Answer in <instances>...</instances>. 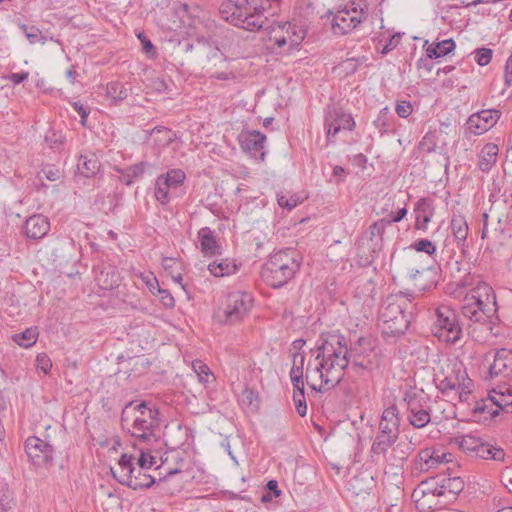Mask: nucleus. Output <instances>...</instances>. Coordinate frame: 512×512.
<instances>
[{
  "label": "nucleus",
  "instance_id": "obj_1",
  "mask_svg": "<svg viewBox=\"0 0 512 512\" xmlns=\"http://www.w3.org/2000/svg\"><path fill=\"white\" fill-rule=\"evenodd\" d=\"M317 346L316 360H321L314 368V373L319 374L321 385L317 387L309 382L310 365L306 368V380L309 387L317 392H325L334 388L344 377V370L349 367V360L362 358L368 354L367 351L348 341L340 334L321 335Z\"/></svg>",
  "mask_w": 512,
  "mask_h": 512
},
{
  "label": "nucleus",
  "instance_id": "obj_2",
  "mask_svg": "<svg viewBox=\"0 0 512 512\" xmlns=\"http://www.w3.org/2000/svg\"><path fill=\"white\" fill-rule=\"evenodd\" d=\"M299 269V253L292 248H286L270 255L262 266L261 277L270 287L281 288L295 276Z\"/></svg>",
  "mask_w": 512,
  "mask_h": 512
},
{
  "label": "nucleus",
  "instance_id": "obj_3",
  "mask_svg": "<svg viewBox=\"0 0 512 512\" xmlns=\"http://www.w3.org/2000/svg\"><path fill=\"white\" fill-rule=\"evenodd\" d=\"M406 303H399L396 298H388L381 306L379 317L382 321L384 338H398L405 334L410 325V314L406 313Z\"/></svg>",
  "mask_w": 512,
  "mask_h": 512
},
{
  "label": "nucleus",
  "instance_id": "obj_4",
  "mask_svg": "<svg viewBox=\"0 0 512 512\" xmlns=\"http://www.w3.org/2000/svg\"><path fill=\"white\" fill-rule=\"evenodd\" d=\"M431 331L441 342L449 344L458 342L462 337V327L456 310L447 305L437 307Z\"/></svg>",
  "mask_w": 512,
  "mask_h": 512
},
{
  "label": "nucleus",
  "instance_id": "obj_5",
  "mask_svg": "<svg viewBox=\"0 0 512 512\" xmlns=\"http://www.w3.org/2000/svg\"><path fill=\"white\" fill-rule=\"evenodd\" d=\"M220 13L222 18L232 25L248 30H261L267 23V15H253L243 8L236 1H228L221 6Z\"/></svg>",
  "mask_w": 512,
  "mask_h": 512
},
{
  "label": "nucleus",
  "instance_id": "obj_6",
  "mask_svg": "<svg viewBox=\"0 0 512 512\" xmlns=\"http://www.w3.org/2000/svg\"><path fill=\"white\" fill-rule=\"evenodd\" d=\"M261 30H266L269 41L276 44L279 48L289 45L290 49L298 47L306 36V31L296 24L290 22H273L267 23Z\"/></svg>",
  "mask_w": 512,
  "mask_h": 512
},
{
  "label": "nucleus",
  "instance_id": "obj_7",
  "mask_svg": "<svg viewBox=\"0 0 512 512\" xmlns=\"http://www.w3.org/2000/svg\"><path fill=\"white\" fill-rule=\"evenodd\" d=\"M331 20V28L336 35H346L357 28L366 18L367 12L355 2L347 3L342 9L335 13Z\"/></svg>",
  "mask_w": 512,
  "mask_h": 512
},
{
  "label": "nucleus",
  "instance_id": "obj_8",
  "mask_svg": "<svg viewBox=\"0 0 512 512\" xmlns=\"http://www.w3.org/2000/svg\"><path fill=\"white\" fill-rule=\"evenodd\" d=\"M133 459V455L123 453L118 460V465L121 468L122 474L118 477L112 470L113 477L121 485H125L133 490L151 488L156 483V479L149 474H143L145 482L140 481V472L138 474H134L135 468L133 466Z\"/></svg>",
  "mask_w": 512,
  "mask_h": 512
},
{
  "label": "nucleus",
  "instance_id": "obj_9",
  "mask_svg": "<svg viewBox=\"0 0 512 512\" xmlns=\"http://www.w3.org/2000/svg\"><path fill=\"white\" fill-rule=\"evenodd\" d=\"M159 426L160 420L134 418L125 429L135 439L133 443L158 445L160 443Z\"/></svg>",
  "mask_w": 512,
  "mask_h": 512
},
{
  "label": "nucleus",
  "instance_id": "obj_10",
  "mask_svg": "<svg viewBox=\"0 0 512 512\" xmlns=\"http://www.w3.org/2000/svg\"><path fill=\"white\" fill-rule=\"evenodd\" d=\"M483 365L487 367L489 378L512 375V351L502 348L485 354Z\"/></svg>",
  "mask_w": 512,
  "mask_h": 512
},
{
  "label": "nucleus",
  "instance_id": "obj_11",
  "mask_svg": "<svg viewBox=\"0 0 512 512\" xmlns=\"http://www.w3.org/2000/svg\"><path fill=\"white\" fill-rule=\"evenodd\" d=\"M130 418L160 420V412L156 405L147 401H130L128 402L121 412L120 422L123 429L129 425Z\"/></svg>",
  "mask_w": 512,
  "mask_h": 512
},
{
  "label": "nucleus",
  "instance_id": "obj_12",
  "mask_svg": "<svg viewBox=\"0 0 512 512\" xmlns=\"http://www.w3.org/2000/svg\"><path fill=\"white\" fill-rule=\"evenodd\" d=\"M488 401L503 412L512 413V387L503 386L499 387V390L492 389L489 392ZM474 412L488 413L491 416H495L498 414V409L493 411L488 410L487 400H482L481 402H477L474 407Z\"/></svg>",
  "mask_w": 512,
  "mask_h": 512
},
{
  "label": "nucleus",
  "instance_id": "obj_13",
  "mask_svg": "<svg viewBox=\"0 0 512 512\" xmlns=\"http://www.w3.org/2000/svg\"><path fill=\"white\" fill-rule=\"evenodd\" d=\"M253 298L250 293L235 291L228 294L225 309L226 322L235 323L241 320L251 309Z\"/></svg>",
  "mask_w": 512,
  "mask_h": 512
},
{
  "label": "nucleus",
  "instance_id": "obj_14",
  "mask_svg": "<svg viewBox=\"0 0 512 512\" xmlns=\"http://www.w3.org/2000/svg\"><path fill=\"white\" fill-rule=\"evenodd\" d=\"M24 447L28 458L34 465L41 467L53 462V446L39 437H28Z\"/></svg>",
  "mask_w": 512,
  "mask_h": 512
},
{
  "label": "nucleus",
  "instance_id": "obj_15",
  "mask_svg": "<svg viewBox=\"0 0 512 512\" xmlns=\"http://www.w3.org/2000/svg\"><path fill=\"white\" fill-rule=\"evenodd\" d=\"M238 141L242 150L255 159L264 160L266 136L259 130H241Z\"/></svg>",
  "mask_w": 512,
  "mask_h": 512
},
{
  "label": "nucleus",
  "instance_id": "obj_16",
  "mask_svg": "<svg viewBox=\"0 0 512 512\" xmlns=\"http://www.w3.org/2000/svg\"><path fill=\"white\" fill-rule=\"evenodd\" d=\"M450 228L452 237L447 236L443 243L442 253H448L450 246L455 242L457 247L465 253L466 241L468 236V225L462 215H454L451 219Z\"/></svg>",
  "mask_w": 512,
  "mask_h": 512
},
{
  "label": "nucleus",
  "instance_id": "obj_17",
  "mask_svg": "<svg viewBox=\"0 0 512 512\" xmlns=\"http://www.w3.org/2000/svg\"><path fill=\"white\" fill-rule=\"evenodd\" d=\"M451 457L450 453H445L441 449L427 447L418 452L416 465L421 472H428L441 464L448 463Z\"/></svg>",
  "mask_w": 512,
  "mask_h": 512
},
{
  "label": "nucleus",
  "instance_id": "obj_18",
  "mask_svg": "<svg viewBox=\"0 0 512 512\" xmlns=\"http://www.w3.org/2000/svg\"><path fill=\"white\" fill-rule=\"evenodd\" d=\"M447 256L445 268L448 270L451 278L458 286L470 285V265L464 260L454 259V249L451 248L448 253H443Z\"/></svg>",
  "mask_w": 512,
  "mask_h": 512
},
{
  "label": "nucleus",
  "instance_id": "obj_19",
  "mask_svg": "<svg viewBox=\"0 0 512 512\" xmlns=\"http://www.w3.org/2000/svg\"><path fill=\"white\" fill-rule=\"evenodd\" d=\"M415 224L416 230L426 232L428 225L435 214L434 201L430 198H420L414 205Z\"/></svg>",
  "mask_w": 512,
  "mask_h": 512
},
{
  "label": "nucleus",
  "instance_id": "obj_20",
  "mask_svg": "<svg viewBox=\"0 0 512 512\" xmlns=\"http://www.w3.org/2000/svg\"><path fill=\"white\" fill-rule=\"evenodd\" d=\"M470 382L471 380L467 377L466 371L458 369L455 377H445L437 384V388L442 394H448L450 391L460 390L461 395L462 393L470 392Z\"/></svg>",
  "mask_w": 512,
  "mask_h": 512
},
{
  "label": "nucleus",
  "instance_id": "obj_21",
  "mask_svg": "<svg viewBox=\"0 0 512 512\" xmlns=\"http://www.w3.org/2000/svg\"><path fill=\"white\" fill-rule=\"evenodd\" d=\"M326 128H353L355 121L351 114L346 113L341 107L332 105L328 107L325 117Z\"/></svg>",
  "mask_w": 512,
  "mask_h": 512
},
{
  "label": "nucleus",
  "instance_id": "obj_22",
  "mask_svg": "<svg viewBox=\"0 0 512 512\" xmlns=\"http://www.w3.org/2000/svg\"><path fill=\"white\" fill-rule=\"evenodd\" d=\"M50 230L48 218L43 215L29 217L24 225L25 235L29 239L38 240L43 238Z\"/></svg>",
  "mask_w": 512,
  "mask_h": 512
},
{
  "label": "nucleus",
  "instance_id": "obj_23",
  "mask_svg": "<svg viewBox=\"0 0 512 512\" xmlns=\"http://www.w3.org/2000/svg\"><path fill=\"white\" fill-rule=\"evenodd\" d=\"M151 167V164L147 161H140L133 165L128 166L127 168H120L118 166H114V171L120 174V181L130 186L135 181L143 178L146 170Z\"/></svg>",
  "mask_w": 512,
  "mask_h": 512
},
{
  "label": "nucleus",
  "instance_id": "obj_24",
  "mask_svg": "<svg viewBox=\"0 0 512 512\" xmlns=\"http://www.w3.org/2000/svg\"><path fill=\"white\" fill-rule=\"evenodd\" d=\"M198 239L200 242L201 252L205 256L220 255L222 251L221 245L218 243L215 231L209 227H203L198 231Z\"/></svg>",
  "mask_w": 512,
  "mask_h": 512
},
{
  "label": "nucleus",
  "instance_id": "obj_25",
  "mask_svg": "<svg viewBox=\"0 0 512 512\" xmlns=\"http://www.w3.org/2000/svg\"><path fill=\"white\" fill-rule=\"evenodd\" d=\"M501 112L496 109H487L476 112L470 116L466 128H493L498 122Z\"/></svg>",
  "mask_w": 512,
  "mask_h": 512
},
{
  "label": "nucleus",
  "instance_id": "obj_26",
  "mask_svg": "<svg viewBox=\"0 0 512 512\" xmlns=\"http://www.w3.org/2000/svg\"><path fill=\"white\" fill-rule=\"evenodd\" d=\"M158 184L163 183L164 186L170 188L175 192V197H180L184 194L183 184L186 179V174L182 169H170L165 174L158 177Z\"/></svg>",
  "mask_w": 512,
  "mask_h": 512
},
{
  "label": "nucleus",
  "instance_id": "obj_27",
  "mask_svg": "<svg viewBox=\"0 0 512 512\" xmlns=\"http://www.w3.org/2000/svg\"><path fill=\"white\" fill-rule=\"evenodd\" d=\"M192 60H222L223 53L220 49L211 41L205 38H198L197 55L191 57Z\"/></svg>",
  "mask_w": 512,
  "mask_h": 512
},
{
  "label": "nucleus",
  "instance_id": "obj_28",
  "mask_svg": "<svg viewBox=\"0 0 512 512\" xmlns=\"http://www.w3.org/2000/svg\"><path fill=\"white\" fill-rule=\"evenodd\" d=\"M96 282L101 289L111 290L120 283V275L115 266L104 265L96 274Z\"/></svg>",
  "mask_w": 512,
  "mask_h": 512
},
{
  "label": "nucleus",
  "instance_id": "obj_29",
  "mask_svg": "<svg viewBox=\"0 0 512 512\" xmlns=\"http://www.w3.org/2000/svg\"><path fill=\"white\" fill-rule=\"evenodd\" d=\"M100 168L101 162L94 153L79 156L77 171L80 176L93 178L100 172Z\"/></svg>",
  "mask_w": 512,
  "mask_h": 512
},
{
  "label": "nucleus",
  "instance_id": "obj_30",
  "mask_svg": "<svg viewBox=\"0 0 512 512\" xmlns=\"http://www.w3.org/2000/svg\"><path fill=\"white\" fill-rule=\"evenodd\" d=\"M441 487V479H438L437 477H431L424 481H422L413 491L412 498L419 500L422 497L426 496H432L434 498L436 497H443V493H440V490H442Z\"/></svg>",
  "mask_w": 512,
  "mask_h": 512
},
{
  "label": "nucleus",
  "instance_id": "obj_31",
  "mask_svg": "<svg viewBox=\"0 0 512 512\" xmlns=\"http://www.w3.org/2000/svg\"><path fill=\"white\" fill-rule=\"evenodd\" d=\"M399 437L398 433H385L382 431H379L375 439L373 440L371 450L373 456H384L386 457V453L394 443L397 441Z\"/></svg>",
  "mask_w": 512,
  "mask_h": 512
},
{
  "label": "nucleus",
  "instance_id": "obj_32",
  "mask_svg": "<svg viewBox=\"0 0 512 512\" xmlns=\"http://www.w3.org/2000/svg\"><path fill=\"white\" fill-rule=\"evenodd\" d=\"M404 401L407 404L408 414L430 407L429 398L424 395L423 390L415 388H410L405 392Z\"/></svg>",
  "mask_w": 512,
  "mask_h": 512
},
{
  "label": "nucleus",
  "instance_id": "obj_33",
  "mask_svg": "<svg viewBox=\"0 0 512 512\" xmlns=\"http://www.w3.org/2000/svg\"><path fill=\"white\" fill-rule=\"evenodd\" d=\"M400 420L398 417V409L395 405L387 407L381 416L379 423V431L385 433L399 434Z\"/></svg>",
  "mask_w": 512,
  "mask_h": 512
},
{
  "label": "nucleus",
  "instance_id": "obj_34",
  "mask_svg": "<svg viewBox=\"0 0 512 512\" xmlns=\"http://www.w3.org/2000/svg\"><path fill=\"white\" fill-rule=\"evenodd\" d=\"M466 303L462 306V314L468 320L474 323H485L483 319L484 312L481 311L482 298L481 296H472L466 298Z\"/></svg>",
  "mask_w": 512,
  "mask_h": 512
},
{
  "label": "nucleus",
  "instance_id": "obj_35",
  "mask_svg": "<svg viewBox=\"0 0 512 512\" xmlns=\"http://www.w3.org/2000/svg\"><path fill=\"white\" fill-rule=\"evenodd\" d=\"M208 270L215 277H225L235 274L239 270V265L236 260L225 258L210 263Z\"/></svg>",
  "mask_w": 512,
  "mask_h": 512
},
{
  "label": "nucleus",
  "instance_id": "obj_36",
  "mask_svg": "<svg viewBox=\"0 0 512 512\" xmlns=\"http://www.w3.org/2000/svg\"><path fill=\"white\" fill-rule=\"evenodd\" d=\"M499 148L496 144H486L479 155L478 166L482 172H489L495 165L498 157Z\"/></svg>",
  "mask_w": 512,
  "mask_h": 512
},
{
  "label": "nucleus",
  "instance_id": "obj_37",
  "mask_svg": "<svg viewBox=\"0 0 512 512\" xmlns=\"http://www.w3.org/2000/svg\"><path fill=\"white\" fill-rule=\"evenodd\" d=\"M489 293H486V299H482L481 311L484 312L483 319L484 322H489V324H494L496 320H498L497 315V303L496 296L492 291V288H488Z\"/></svg>",
  "mask_w": 512,
  "mask_h": 512
},
{
  "label": "nucleus",
  "instance_id": "obj_38",
  "mask_svg": "<svg viewBox=\"0 0 512 512\" xmlns=\"http://www.w3.org/2000/svg\"><path fill=\"white\" fill-rule=\"evenodd\" d=\"M440 493H443V497L450 496L451 499H455L464 489V481L460 477H448L441 479Z\"/></svg>",
  "mask_w": 512,
  "mask_h": 512
},
{
  "label": "nucleus",
  "instance_id": "obj_39",
  "mask_svg": "<svg viewBox=\"0 0 512 512\" xmlns=\"http://www.w3.org/2000/svg\"><path fill=\"white\" fill-rule=\"evenodd\" d=\"M157 446L133 443V447L140 451V456L137 460L140 469H149L156 463V457L151 455V453L157 449Z\"/></svg>",
  "mask_w": 512,
  "mask_h": 512
},
{
  "label": "nucleus",
  "instance_id": "obj_40",
  "mask_svg": "<svg viewBox=\"0 0 512 512\" xmlns=\"http://www.w3.org/2000/svg\"><path fill=\"white\" fill-rule=\"evenodd\" d=\"M456 45L452 39H446L429 45L426 49L427 58H440L448 55L455 49Z\"/></svg>",
  "mask_w": 512,
  "mask_h": 512
},
{
  "label": "nucleus",
  "instance_id": "obj_41",
  "mask_svg": "<svg viewBox=\"0 0 512 512\" xmlns=\"http://www.w3.org/2000/svg\"><path fill=\"white\" fill-rule=\"evenodd\" d=\"M411 450L412 448L408 443L399 442L395 446H392L389 456L385 457L386 461L391 462L392 465H401L407 460Z\"/></svg>",
  "mask_w": 512,
  "mask_h": 512
},
{
  "label": "nucleus",
  "instance_id": "obj_42",
  "mask_svg": "<svg viewBox=\"0 0 512 512\" xmlns=\"http://www.w3.org/2000/svg\"><path fill=\"white\" fill-rule=\"evenodd\" d=\"M38 336L37 327H29L20 333L13 334L11 339L20 347L30 348L37 342Z\"/></svg>",
  "mask_w": 512,
  "mask_h": 512
},
{
  "label": "nucleus",
  "instance_id": "obj_43",
  "mask_svg": "<svg viewBox=\"0 0 512 512\" xmlns=\"http://www.w3.org/2000/svg\"><path fill=\"white\" fill-rule=\"evenodd\" d=\"M44 141L54 152L63 151L67 143L66 136L62 130H47L44 135Z\"/></svg>",
  "mask_w": 512,
  "mask_h": 512
},
{
  "label": "nucleus",
  "instance_id": "obj_44",
  "mask_svg": "<svg viewBox=\"0 0 512 512\" xmlns=\"http://www.w3.org/2000/svg\"><path fill=\"white\" fill-rule=\"evenodd\" d=\"M475 457L484 460L504 461L505 452L500 447H496L489 443L482 442L479 447V451L476 453Z\"/></svg>",
  "mask_w": 512,
  "mask_h": 512
},
{
  "label": "nucleus",
  "instance_id": "obj_45",
  "mask_svg": "<svg viewBox=\"0 0 512 512\" xmlns=\"http://www.w3.org/2000/svg\"><path fill=\"white\" fill-rule=\"evenodd\" d=\"M460 449L470 455H476L479 451V447L483 442L480 438L473 435H464L457 438Z\"/></svg>",
  "mask_w": 512,
  "mask_h": 512
},
{
  "label": "nucleus",
  "instance_id": "obj_46",
  "mask_svg": "<svg viewBox=\"0 0 512 512\" xmlns=\"http://www.w3.org/2000/svg\"><path fill=\"white\" fill-rule=\"evenodd\" d=\"M442 132L443 130H428L419 144L420 149L428 153L435 151L439 147V135Z\"/></svg>",
  "mask_w": 512,
  "mask_h": 512
},
{
  "label": "nucleus",
  "instance_id": "obj_47",
  "mask_svg": "<svg viewBox=\"0 0 512 512\" xmlns=\"http://www.w3.org/2000/svg\"><path fill=\"white\" fill-rule=\"evenodd\" d=\"M430 411V407H427L408 414L409 423L418 429L425 427L431 421Z\"/></svg>",
  "mask_w": 512,
  "mask_h": 512
},
{
  "label": "nucleus",
  "instance_id": "obj_48",
  "mask_svg": "<svg viewBox=\"0 0 512 512\" xmlns=\"http://www.w3.org/2000/svg\"><path fill=\"white\" fill-rule=\"evenodd\" d=\"M239 5L250 12L253 15L260 14L265 15L266 12L270 10L268 6H266V2L263 0H235Z\"/></svg>",
  "mask_w": 512,
  "mask_h": 512
},
{
  "label": "nucleus",
  "instance_id": "obj_49",
  "mask_svg": "<svg viewBox=\"0 0 512 512\" xmlns=\"http://www.w3.org/2000/svg\"><path fill=\"white\" fill-rule=\"evenodd\" d=\"M391 225V221L388 218H382L369 226L370 240L373 242L375 238H378L380 243L383 241L386 228Z\"/></svg>",
  "mask_w": 512,
  "mask_h": 512
},
{
  "label": "nucleus",
  "instance_id": "obj_50",
  "mask_svg": "<svg viewBox=\"0 0 512 512\" xmlns=\"http://www.w3.org/2000/svg\"><path fill=\"white\" fill-rule=\"evenodd\" d=\"M154 195H155L156 200L161 205L164 206V205H167L173 197H175V192H173L167 186H164L163 183L158 184V178H157L156 183H155Z\"/></svg>",
  "mask_w": 512,
  "mask_h": 512
},
{
  "label": "nucleus",
  "instance_id": "obj_51",
  "mask_svg": "<svg viewBox=\"0 0 512 512\" xmlns=\"http://www.w3.org/2000/svg\"><path fill=\"white\" fill-rule=\"evenodd\" d=\"M107 95L114 101H121L127 98L128 89L120 82H111L107 84Z\"/></svg>",
  "mask_w": 512,
  "mask_h": 512
},
{
  "label": "nucleus",
  "instance_id": "obj_52",
  "mask_svg": "<svg viewBox=\"0 0 512 512\" xmlns=\"http://www.w3.org/2000/svg\"><path fill=\"white\" fill-rule=\"evenodd\" d=\"M15 506L13 492L5 484L0 488V512H8Z\"/></svg>",
  "mask_w": 512,
  "mask_h": 512
},
{
  "label": "nucleus",
  "instance_id": "obj_53",
  "mask_svg": "<svg viewBox=\"0 0 512 512\" xmlns=\"http://www.w3.org/2000/svg\"><path fill=\"white\" fill-rule=\"evenodd\" d=\"M193 370L198 375L199 381L202 383H209L210 379L215 380V377L209 367L202 361L197 360L192 363Z\"/></svg>",
  "mask_w": 512,
  "mask_h": 512
},
{
  "label": "nucleus",
  "instance_id": "obj_54",
  "mask_svg": "<svg viewBox=\"0 0 512 512\" xmlns=\"http://www.w3.org/2000/svg\"><path fill=\"white\" fill-rule=\"evenodd\" d=\"M410 247L417 252L426 253L429 256L435 255L437 251L435 243L425 238L414 241Z\"/></svg>",
  "mask_w": 512,
  "mask_h": 512
},
{
  "label": "nucleus",
  "instance_id": "obj_55",
  "mask_svg": "<svg viewBox=\"0 0 512 512\" xmlns=\"http://www.w3.org/2000/svg\"><path fill=\"white\" fill-rule=\"evenodd\" d=\"M304 361L305 355L299 352L293 353V366L290 369V379L293 377L304 378Z\"/></svg>",
  "mask_w": 512,
  "mask_h": 512
},
{
  "label": "nucleus",
  "instance_id": "obj_56",
  "mask_svg": "<svg viewBox=\"0 0 512 512\" xmlns=\"http://www.w3.org/2000/svg\"><path fill=\"white\" fill-rule=\"evenodd\" d=\"M355 373L362 375V372H370L371 371V360L366 357L362 358H352L349 360V367Z\"/></svg>",
  "mask_w": 512,
  "mask_h": 512
},
{
  "label": "nucleus",
  "instance_id": "obj_57",
  "mask_svg": "<svg viewBox=\"0 0 512 512\" xmlns=\"http://www.w3.org/2000/svg\"><path fill=\"white\" fill-rule=\"evenodd\" d=\"M493 51L490 48H478L474 51V60L480 66H486L490 63Z\"/></svg>",
  "mask_w": 512,
  "mask_h": 512
},
{
  "label": "nucleus",
  "instance_id": "obj_58",
  "mask_svg": "<svg viewBox=\"0 0 512 512\" xmlns=\"http://www.w3.org/2000/svg\"><path fill=\"white\" fill-rule=\"evenodd\" d=\"M293 401L295 403V408L297 413L304 417L307 414V403L305 399V394L302 392H294L293 393Z\"/></svg>",
  "mask_w": 512,
  "mask_h": 512
},
{
  "label": "nucleus",
  "instance_id": "obj_59",
  "mask_svg": "<svg viewBox=\"0 0 512 512\" xmlns=\"http://www.w3.org/2000/svg\"><path fill=\"white\" fill-rule=\"evenodd\" d=\"M49 181H57L61 177V170L52 164H46L42 167L41 172Z\"/></svg>",
  "mask_w": 512,
  "mask_h": 512
},
{
  "label": "nucleus",
  "instance_id": "obj_60",
  "mask_svg": "<svg viewBox=\"0 0 512 512\" xmlns=\"http://www.w3.org/2000/svg\"><path fill=\"white\" fill-rule=\"evenodd\" d=\"M277 202L280 207L292 210L298 205L299 199L295 195H291L289 198L285 195H278Z\"/></svg>",
  "mask_w": 512,
  "mask_h": 512
},
{
  "label": "nucleus",
  "instance_id": "obj_61",
  "mask_svg": "<svg viewBox=\"0 0 512 512\" xmlns=\"http://www.w3.org/2000/svg\"><path fill=\"white\" fill-rule=\"evenodd\" d=\"M159 295L160 302L163 304L165 308H173L175 306V299L169 290L160 289L157 291Z\"/></svg>",
  "mask_w": 512,
  "mask_h": 512
},
{
  "label": "nucleus",
  "instance_id": "obj_62",
  "mask_svg": "<svg viewBox=\"0 0 512 512\" xmlns=\"http://www.w3.org/2000/svg\"><path fill=\"white\" fill-rule=\"evenodd\" d=\"M37 367L45 374H48L52 369L51 359L45 353L38 354L36 357Z\"/></svg>",
  "mask_w": 512,
  "mask_h": 512
},
{
  "label": "nucleus",
  "instance_id": "obj_63",
  "mask_svg": "<svg viewBox=\"0 0 512 512\" xmlns=\"http://www.w3.org/2000/svg\"><path fill=\"white\" fill-rule=\"evenodd\" d=\"M395 110L399 117L407 118L412 113L413 107L409 101H399Z\"/></svg>",
  "mask_w": 512,
  "mask_h": 512
},
{
  "label": "nucleus",
  "instance_id": "obj_64",
  "mask_svg": "<svg viewBox=\"0 0 512 512\" xmlns=\"http://www.w3.org/2000/svg\"><path fill=\"white\" fill-rule=\"evenodd\" d=\"M355 343L368 353H370L375 347V340L371 335L361 336L355 341Z\"/></svg>",
  "mask_w": 512,
  "mask_h": 512
}]
</instances>
